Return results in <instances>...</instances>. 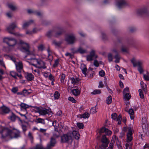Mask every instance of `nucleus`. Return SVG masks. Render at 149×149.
<instances>
[{
    "label": "nucleus",
    "mask_w": 149,
    "mask_h": 149,
    "mask_svg": "<svg viewBox=\"0 0 149 149\" xmlns=\"http://www.w3.org/2000/svg\"><path fill=\"white\" fill-rule=\"evenodd\" d=\"M33 22V20H31L28 22H25L23 25V28L25 29L31 23H32Z\"/></svg>",
    "instance_id": "obj_25"
},
{
    "label": "nucleus",
    "mask_w": 149,
    "mask_h": 149,
    "mask_svg": "<svg viewBox=\"0 0 149 149\" xmlns=\"http://www.w3.org/2000/svg\"><path fill=\"white\" fill-rule=\"evenodd\" d=\"M99 74L100 76L103 77L105 75V73L104 71L102 70L99 72Z\"/></svg>",
    "instance_id": "obj_50"
},
{
    "label": "nucleus",
    "mask_w": 149,
    "mask_h": 149,
    "mask_svg": "<svg viewBox=\"0 0 149 149\" xmlns=\"http://www.w3.org/2000/svg\"><path fill=\"white\" fill-rule=\"evenodd\" d=\"M53 126L54 127H58V124L57 123V121L55 120L52 123Z\"/></svg>",
    "instance_id": "obj_58"
},
{
    "label": "nucleus",
    "mask_w": 149,
    "mask_h": 149,
    "mask_svg": "<svg viewBox=\"0 0 149 149\" xmlns=\"http://www.w3.org/2000/svg\"><path fill=\"white\" fill-rule=\"evenodd\" d=\"M117 116V114L116 113H113L111 114V118L114 120H116Z\"/></svg>",
    "instance_id": "obj_49"
},
{
    "label": "nucleus",
    "mask_w": 149,
    "mask_h": 149,
    "mask_svg": "<svg viewBox=\"0 0 149 149\" xmlns=\"http://www.w3.org/2000/svg\"><path fill=\"white\" fill-rule=\"evenodd\" d=\"M108 59L109 62L112 61L113 57L111 53H109L108 55Z\"/></svg>",
    "instance_id": "obj_48"
},
{
    "label": "nucleus",
    "mask_w": 149,
    "mask_h": 149,
    "mask_svg": "<svg viewBox=\"0 0 149 149\" xmlns=\"http://www.w3.org/2000/svg\"><path fill=\"white\" fill-rule=\"evenodd\" d=\"M17 117L13 112H12L11 115L8 118L12 121H14L15 120Z\"/></svg>",
    "instance_id": "obj_27"
},
{
    "label": "nucleus",
    "mask_w": 149,
    "mask_h": 149,
    "mask_svg": "<svg viewBox=\"0 0 149 149\" xmlns=\"http://www.w3.org/2000/svg\"><path fill=\"white\" fill-rule=\"evenodd\" d=\"M72 140L71 133L69 132L66 134H64L61 136V141L62 143H71Z\"/></svg>",
    "instance_id": "obj_6"
},
{
    "label": "nucleus",
    "mask_w": 149,
    "mask_h": 149,
    "mask_svg": "<svg viewBox=\"0 0 149 149\" xmlns=\"http://www.w3.org/2000/svg\"><path fill=\"white\" fill-rule=\"evenodd\" d=\"M10 60L13 61L15 63H16V59L13 56H9Z\"/></svg>",
    "instance_id": "obj_59"
},
{
    "label": "nucleus",
    "mask_w": 149,
    "mask_h": 149,
    "mask_svg": "<svg viewBox=\"0 0 149 149\" xmlns=\"http://www.w3.org/2000/svg\"><path fill=\"white\" fill-rule=\"evenodd\" d=\"M80 68L82 70V73L86 75V72L87 70L86 65L83 63L81 64V65Z\"/></svg>",
    "instance_id": "obj_23"
},
{
    "label": "nucleus",
    "mask_w": 149,
    "mask_h": 149,
    "mask_svg": "<svg viewBox=\"0 0 149 149\" xmlns=\"http://www.w3.org/2000/svg\"><path fill=\"white\" fill-rule=\"evenodd\" d=\"M59 64V60L57 59L54 62V64L53 65V67L55 68L57 67Z\"/></svg>",
    "instance_id": "obj_45"
},
{
    "label": "nucleus",
    "mask_w": 149,
    "mask_h": 149,
    "mask_svg": "<svg viewBox=\"0 0 149 149\" xmlns=\"http://www.w3.org/2000/svg\"><path fill=\"white\" fill-rule=\"evenodd\" d=\"M23 95L24 96L28 95L30 94V93L28 92L27 90L24 89L22 91Z\"/></svg>",
    "instance_id": "obj_41"
},
{
    "label": "nucleus",
    "mask_w": 149,
    "mask_h": 149,
    "mask_svg": "<svg viewBox=\"0 0 149 149\" xmlns=\"http://www.w3.org/2000/svg\"><path fill=\"white\" fill-rule=\"evenodd\" d=\"M104 132L107 135H110L112 133L111 131L108 129L104 127H102L100 129L99 133L100 135H101L102 133Z\"/></svg>",
    "instance_id": "obj_16"
},
{
    "label": "nucleus",
    "mask_w": 149,
    "mask_h": 149,
    "mask_svg": "<svg viewBox=\"0 0 149 149\" xmlns=\"http://www.w3.org/2000/svg\"><path fill=\"white\" fill-rule=\"evenodd\" d=\"M127 5V3L125 0H118L117 5L118 8H123Z\"/></svg>",
    "instance_id": "obj_19"
},
{
    "label": "nucleus",
    "mask_w": 149,
    "mask_h": 149,
    "mask_svg": "<svg viewBox=\"0 0 149 149\" xmlns=\"http://www.w3.org/2000/svg\"><path fill=\"white\" fill-rule=\"evenodd\" d=\"M8 7L12 10L14 11L16 10V7L11 4L9 3L7 4Z\"/></svg>",
    "instance_id": "obj_34"
},
{
    "label": "nucleus",
    "mask_w": 149,
    "mask_h": 149,
    "mask_svg": "<svg viewBox=\"0 0 149 149\" xmlns=\"http://www.w3.org/2000/svg\"><path fill=\"white\" fill-rule=\"evenodd\" d=\"M137 14L140 15L147 16L149 14V12L146 8H143L139 9L137 12Z\"/></svg>",
    "instance_id": "obj_13"
},
{
    "label": "nucleus",
    "mask_w": 149,
    "mask_h": 149,
    "mask_svg": "<svg viewBox=\"0 0 149 149\" xmlns=\"http://www.w3.org/2000/svg\"><path fill=\"white\" fill-rule=\"evenodd\" d=\"M97 112V111H96V108L95 107H93L90 110V112L92 113L93 114Z\"/></svg>",
    "instance_id": "obj_51"
},
{
    "label": "nucleus",
    "mask_w": 149,
    "mask_h": 149,
    "mask_svg": "<svg viewBox=\"0 0 149 149\" xmlns=\"http://www.w3.org/2000/svg\"><path fill=\"white\" fill-rule=\"evenodd\" d=\"M101 91L99 89H96L94 90L93 92L91 93V94L92 95H96L97 94H100L101 93Z\"/></svg>",
    "instance_id": "obj_37"
},
{
    "label": "nucleus",
    "mask_w": 149,
    "mask_h": 149,
    "mask_svg": "<svg viewBox=\"0 0 149 149\" xmlns=\"http://www.w3.org/2000/svg\"><path fill=\"white\" fill-rule=\"evenodd\" d=\"M143 77L145 80L147 81L149 80V76L146 74L143 75Z\"/></svg>",
    "instance_id": "obj_63"
},
{
    "label": "nucleus",
    "mask_w": 149,
    "mask_h": 149,
    "mask_svg": "<svg viewBox=\"0 0 149 149\" xmlns=\"http://www.w3.org/2000/svg\"><path fill=\"white\" fill-rule=\"evenodd\" d=\"M77 125L78 128L80 129H82L84 127V126L82 123H77Z\"/></svg>",
    "instance_id": "obj_43"
},
{
    "label": "nucleus",
    "mask_w": 149,
    "mask_h": 149,
    "mask_svg": "<svg viewBox=\"0 0 149 149\" xmlns=\"http://www.w3.org/2000/svg\"><path fill=\"white\" fill-rule=\"evenodd\" d=\"M56 141L53 138H52L50 140V143L47 145L46 148H44L41 144L37 145L34 149H51L52 147L55 146Z\"/></svg>",
    "instance_id": "obj_3"
},
{
    "label": "nucleus",
    "mask_w": 149,
    "mask_h": 149,
    "mask_svg": "<svg viewBox=\"0 0 149 149\" xmlns=\"http://www.w3.org/2000/svg\"><path fill=\"white\" fill-rule=\"evenodd\" d=\"M136 28L134 27H130V31L131 32H133L136 30Z\"/></svg>",
    "instance_id": "obj_62"
},
{
    "label": "nucleus",
    "mask_w": 149,
    "mask_h": 149,
    "mask_svg": "<svg viewBox=\"0 0 149 149\" xmlns=\"http://www.w3.org/2000/svg\"><path fill=\"white\" fill-rule=\"evenodd\" d=\"M36 123H40L43 124H44L45 123V120L40 118H38L36 119V120L35 121Z\"/></svg>",
    "instance_id": "obj_29"
},
{
    "label": "nucleus",
    "mask_w": 149,
    "mask_h": 149,
    "mask_svg": "<svg viewBox=\"0 0 149 149\" xmlns=\"http://www.w3.org/2000/svg\"><path fill=\"white\" fill-rule=\"evenodd\" d=\"M59 136V134L58 132H56V133H54L53 134V136L51 138V139L52 138H53L55 140V138L58 137Z\"/></svg>",
    "instance_id": "obj_40"
},
{
    "label": "nucleus",
    "mask_w": 149,
    "mask_h": 149,
    "mask_svg": "<svg viewBox=\"0 0 149 149\" xmlns=\"http://www.w3.org/2000/svg\"><path fill=\"white\" fill-rule=\"evenodd\" d=\"M60 94L57 91H56L54 93V96L55 99H58L59 97Z\"/></svg>",
    "instance_id": "obj_39"
},
{
    "label": "nucleus",
    "mask_w": 149,
    "mask_h": 149,
    "mask_svg": "<svg viewBox=\"0 0 149 149\" xmlns=\"http://www.w3.org/2000/svg\"><path fill=\"white\" fill-rule=\"evenodd\" d=\"M49 79L51 81H54V77L52 75V74H50L49 75Z\"/></svg>",
    "instance_id": "obj_55"
},
{
    "label": "nucleus",
    "mask_w": 149,
    "mask_h": 149,
    "mask_svg": "<svg viewBox=\"0 0 149 149\" xmlns=\"http://www.w3.org/2000/svg\"><path fill=\"white\" fill-rule=\"evenodd\" d=\"M19 44L22 45V48L24 50V52L28 55H33V53L29 50V46L28 43L24 42L22 40H19Z\"/></svg>",
    "instance_id": "obj_4"
},
{
    "label": "nucleus",
    "mask_w": 149,
    "mask_h": 149,
    "mask_svg": "<svg viewBox=\"0 0 149 149\" xmlns=\"http://www.w3.org/2000/svg\"><path fill=\"white\" fill-rule=\"evenodd\" d=\"M138 91L140 98L142 99L144 98V96L142 90L141 89H139Z\"/></svg>",
    "instance_id": "obj_44"
},
{
    "label": "nucleus",
    "mask_w": 149,
    "mask_h": 149,
    "mask_svg": "<svg viewBox=\"0 0 149 149\" xmlns=\"http://www.w3.org/2000/svg\"><path fill=\"white\" fill-rule=\"evenodd\" d=\"M142 90L144 92L146 93H147V89H146V84L144 85H141V86Z\"/></svg>",
    "instance_id": "obj_42"
},
{
    "label": "nucleus",
    "mask_w": 149,
    "mask_h": 149,
    "mask_svg": "<svg viewBox=\"0 0 149 149\" xmlns=\"http://www.w3.org/2000/svg\"><path fill=\"white\" fill-rule=\"evenodd\" d=\"M130 95L129 93H126L124 94V97L125 100H129L131 98Z\"/></svg>",
    "instance_id": "obj_36"
},
{
    "label": "nucleus",
    "mask_w": 149,
    "mask_h": 149,
    "mask_svg": "<svg viewBox=\"0 0 149 149\" xmlns=\"http://www.w3.org/2000/svg\"><path fill=\"white\" fill-rule=\"evenodd\" d=\"M97 57V56L95 54V52L92 50L90 52V54L86 56L87 60L88 61H91L93 60V58H96Z\"/></svg>",
    "instance_id": "obj_15"
},
{
    "label": "nucleus",
    "mask_w": 149,
    "mask_h": 149,
    "mask_svg": "<svg viewBox=\"0 0 149 149\" xmlns=\"http://www.w3.org/2000/svg\"><path fill=\"white\" fill-rule=\"evenodd\" d=\"M101 141L102 144L99 146L100 149L101 147L106 148L108 146L109 141L105 135H103L101 139Z\"/></svg>",
    "instance_id": "obj_8"
},
{
    "label": "nucleus",
    "mask_w": 149,
    "mask_h": 149,
    "mask_svg": "<svg viewBox=\"0 0 149 149\" xmlns=\"http://www.w3.org/2000/svg\"><path fill=\"white\" fill-rule=\"evenodd\" d=\"M71 135H72L74 138L77 139H78L79 138L80 135L79 134L78 132L76 131H73L72 132H71Z\"/></svg>",
    "instance_id": "obj_24"
},
{
    "label": "nucleus",
    "mask_w": 149,
    "mask_h": 149,
    "mask_svg": "<svg viewBox=\"0 0 149 149\" xmlns=\"http://www.w3.org/2000/svg\"><path fill=\"white\" fill-rule=\"evenodd\" d=\"M128 132L127 134V142H130L132 139V132L133 131L132 127H128Z\"/></svg>",
    "instance_id": "obj_11"
},
{
    "label": "nucleus",
    "mask_w": 149,
    "mask_h": 149,
    "mask_svg": "<svg viewBox=\"0 0 149 149\" xmlns=\"http://www.w3.org/2000/svg\"><path fill=\"white\" fill-rule=\"evenodd\" d=\"M71 50L73 51V54L77 53L78 52L81 54H83L86 52V50L83 49L81 47H79L77 50H74V49H72Z\"/></svg>",
    "instance_id": "obj_20"
},
{
    "label": "nucleus",
    "mask_w": 149,
    "mask_h": 149,
    "mask_svg": "<svg viewBox=\"0 0 149 149\" xmlns=\"http://www.w3.org/2000/svg\"><path fill=\"white\" fill-rule=\"evenodd\" d=\"M94 65L96 67H98L99 66V64L98 61L96 60H95L94 62Z\"/></svg>",
    "instance_id": "obj_60"
},
{
    "label": "nucleus",
    "mask_w": 149,
    "mask_h": 149,
    "mask_svg": "<svg viewBox=\"0 0 149 149\" xmlns=\"http://www.w3.org/2000/svg\"><path fill=\"white\" fill-rule=\"evenodd\" d=\"M127 110L128 109L127 107L125 108V111L128 112L130 114L131 119H133L134 118V113L133 109H130L128 111H127Z\"/></svg>",
    "instance_id": "obj_21"
},
{
    "label": "nucleus",
    "mask_w": 149,
    "mask_h": 149,
    "mask_svg": "<svg viewBox=\"0 0 149 149\" xmlns=\"http://www.w3.org/2000/svg\"><path fill=\"white\" fill-rule=\"evenodd\" d=\"M52 43L56 46L59 47L61 45V42H57L56 40H54L52 41Z\"/></svg>",
    "instance_id": "obj_38"
},
{
    "label": "nucleus",
    "mask_w": 149,
    "mask_h": 149,
    "mask_svg": "<svg viewBox=\"0 0 149 149\" xmlns=\"http://www.w3.org/2000/svg\"><path fill=\"white\" fill-rule=\"evenodd\" d=\"M68 99L69 101H71L73 103H75L77 102V101L73 97H68Z\"/></svg>",
    "instance_id": "obj_46"
},
{
    "label": "nucleus",
    "mask_w": 149,
    "mask_h": 149,
    "mask_svg": "<svg viewBox=\"0 0 149 149\" xmlns=\"http://www.w3.org/2000/svg\"><path fill=\"white\" fill-rule=\"evenodd\" d=\"M132 144L131 143H126L125 144L126 147H128L129 149H132Z\"/></svg>",
    "instance_id": "obj_52"
},
{
    "label": "nucleus",
    "mask_w": 149,
    "mask_h": 149,
    "mask_svg": "<svg viewBox=\"0 0 149 149\" xmlns=\"http://www.w3.org/2000/svg\"><path fill=\"white\" fill-rule=\"evenodd\" d=\"M36 109L37 110V112L39 113L40 115H45L49 113V110L45 108L36 107Z\"/></svg>",
    "instance_id": "obj_12"
},
{
    "label": "nucleus",
    "mask_w": 149,
    "mask_h": 149,
    "mask_svg": "<svg viewBox=\"0 0 149 149\" xmlns=\"http://www.w3.org/2000/svg\"><path fill=\"white\" fill-rule=\"evenodd\" d=\"M64 32V30L62 28L57 27L48 31L46 33V36L49 38H50L52 36L58 37L62 35Z\"/></svg>",
    "instance_id": "obj_1"
},
{
    "label": "nucleus",
    "mask_w": 149,
    "mask_h": 149,
    "mask_svg": "<svg viewBox=\"0 0 149 149\" xmlns=\"http://www.w3.org/2000/svg\"><path fill=\"white\" fill-rule=\"evenodd\" d=\"M31 65L39 69H45L46 68L45 63L41 59L31 58Z\"/></svg>",
    "instance_id": "obj_2"
},
{
    "label": "nucleus",
    "mask_w": 149,
    "mask_h": 149,
    "mask_svg": "<svg viewBox=\"0 0 149 149\" xmlns=\"http://www.w3.org/2000/svg\"><path fill=\"white\" fill-rule=\"evenodd\" d=\"M72 92L73 95L75 96H77L80 94V91L78 89H73L72 90Z\"/></svg>",
    "instance_id": "obj_26"
},
{
    "label": "nucleus",
    "mask_w": 149,
    "mask_h": 149,
    "mask_svg": "<svg viewBox=\"0 0 149 149\" xmlns=\"http://www.w3.org/2000/svg\"><path fill=\"white\" fill-rule=\"evenodd\" d=\"M2 109L3 112L6 113H8L10 111L9 108L6 107H3Z\"/></svg>",
    "instance_id": "obj_32"
},
{
    "label": "nucleus",
    "mask_w": 149,
    "mask_h": 149,
    "mask_svg": "<svg viewBox=\"0 0 149 149\" xmlns=\"http://www.w3.org/2000/svg\"><path fill=\"white\" fill-rule=\"evenodd\" d=\"M143 149H149V144H146L144 146Z\"/></svg>",
    "instance_id": "obj_64"
},
{
    "label": "nucleus",
    "mask_w": 149,
    "mask_h": 149,
    "mask_svg": "<svg viewBox=\"0 0 149 149\" xmlns=\"http://www.w3.org/2000/svg\"><path fill=\"white\" fill-rule=\"evenodd\" d=\"M20 136V132L19 131L15 129H13L12 130H11V133H10V138H17Z\"/></svg>",
    "instance_id": "obj_10"
},
{
    "label": "nucleus",
    "mask_w": 149,
    "mask_h": 149,
    "mask_svg": "<svg viewBox=\"0 0 149 149\" xmlns=\"http://www.w3.org/2000/svg\"><path fill=\"white\" fill-rule=\"evenodd\" d=\"M18 88L17 87H13L12 90V91L14 93H16L17 91H18Z\"/></svg>",
    "instance_id": "obj_47"
},
{
    "label": "nucleus",
    "mask_w": 149,
    "mask_h": 149,
    "mask_svg": "<svg viewBox=\"0 0 149 149\" xmlns=\"http://www.w3.org/2000/svg\"><path fill=\"white\" fill-rule=\"evenodd\" d=\"M16 68L17 71L19 73L21 72L23 69V65L22 62L19 61L17 63H15Z\"/></svg>",
    "instance_id": "obj_18"
},
{
    "label": "nucleus",
    "mask_w": 149,
    "mask_h": 149,
    "mask_svg": "<svg viewBox=\"0 0 149 149\" xmlns=\"http://www.w3.org/2000/svg\"><path fill=\"white\" fill-rule=\"evenodd\" d=\"M38 51H42L44 49L45 47L44 45L41 44L38 46Z\"/></svg>",
    "instance_id": "obj_35"
},
{
    "label": "nucleus",
    "mask_w": 149,
    "mask_h": 149,
    "mask_svg": "<svg viewBox=\"0 0 149 149\" xmlns=\"http://www.w3.org/2000/svg\"><path fill=\"white\" fill-rule=\"evenodd\" d=\"M20 105L21 108L25 110H26V109L29 108V106L28 105L23 103H22Z\"/></svg>",
    "instance_id": "obj_33"
},
{
    "label": "nucleus",
    "mask_w": 149,
    "mask_h": 149,
    "mask_svg": "<svg viewBox=\"0 0 149 149\" xmlns=\"http://www.w3.org/2000/svg\"><path fill=\"white\" fill-rule=\"evenodd\" d=\"M129 91V88L128 87H126L123 90V93L124 94L126 93L127 92H128Z\"/></svg>",
    "instance_id": "obj_56"
},
{
    "label": "nucleus",
    "mask_w": 149,
    "mask_h": 149,
    "mask_svg": "<svg viewBox=\"0 0 149 149\" xmlns=\"http://www.w3.org/2000/svg\"><path fill=\"white\" fill-rule=\"evenodd\" d=\"M17 27L16 22H13L10 24L9 26L7 28L8 31L10 34L15 35L12 31L15 28Z\"/></svg>",
    "instance_id": "obj_14"
},
{
    "label": "nucleus",
    "mask_w": 149,
    "mask_h": 149,
    "mask_svg": "<svg viewBox=\"0 0 149 149\" xmlns=\"http://www.w3.org/2000/svg\"><path fill=\"white\" fill-rule=\"evenodd\" d=\"M28 136L29 139H31V141H32L33 140V137L32 135V133L30 132H29Z\"/></svg>",
    "instance_id": "obj_54"
},
{
    "label": "nucleus",
    "mask_w": 149,
    "mask_h": 149,
    "mask_svg": "<svg viewBox=\"0 0 149 149\" xmlns=\"http://www.w3.org/2000/svg\"><path fill=\"white\" fill-rule=\"evenodd\" d=\"M65 56H69L70 58H72L73 57V54L68 52H67L65 54Z\"/></svg>",
    "instance_id": "obj_57"
},
{
    "label": "nucleus",
    "mask_w": 149,
    "mask_h": 149,
    "mask_svg": "<svg viewBox=\"0 0 149 149\" xmlns=\"http://www.w3.org/2000/svg\"><path fill=\"white\" fill-rule=\"evenodd\" d=\"M1 129L2 131L0 132V133L1 134V138L2 139H5L8 136L10 137L11 130L7 129H2V128Z\"/></svg>",
    "instance_id": "obj_9"
},
{
    "label": "nucleus",
    "mask_w": 149,
    "mask_h": 149,
    "mask_svg": "<svg viewBox=\"0 0 149 149\" xmlns=\"http://www.w3.org/2000/svg\"><path fill=\"white\" fill-rule=\"evenodd\" d=\"M76 38L75 35L73 33L67 34L65 38V40L69 44H73L76 42Z\"/></svg>",
    "instance_id": "obj_5"
},
{
    "label": "nucleus",
    "mask_w": 149,
    "mask_h": 149,
    "mask_svg": "<svg viewBox=\"0 0 149 149\" xmlns=\"http://www.w3.org/2000/svg\"><path fill=\"white\" fill-rule=\"evenodd\" d=\"M25 77L29 81H31L34 78V76L31 73H29L27 72L26 74Z\"/></svg>",
    "instance_id": "obj_22"
},
{
    "label": "nucleus",
    "mask_w": 149,
    "mask_h": 149,
    "mask_svg": "<svg viewBox=\"0 0 149 149\" xmlns=\"http://www.w3.org/2000/svg\"><path fill=\"white\" fill-rule=\"evenodd\" d=\"M131 62L134 67L137 66H138V67H141L143 63L142 61L138 60L136 61L134 58L132 59Z\"/></svg>",
    "instance_id": "obj_17"
},
{
    "label": "nucleus",
    "mask_w": 149,
    "mask_h": 149,
    "mask_svg": "<svg viewBox=\"0 0 149 149\" xmlns=\"http://www.w3.org/2000/svg\"><path fill=\"white\" fill-rule=\"evenodd\" d=\"M65 75L64 74L62 73L61 75V83L64 84L65 82Z\"/></svg>",
    "instance_id": "obj_30"
},
{
    "label": "nucleus",
    "mask_w": 149,
    "mask_h": 149,
    "mask_svg": "<svg viewBox=\"0 0 149 149\" xmlns=\"http://www.w3.org/2000/svg\"><path fill=\"white\" fill-rule=\"evenodd\" d=\"M10 75L11 76H14L17 75V73L14 71H11L10 72Z\"/></svg>",
    "instance_id": "obj_61"
},
{
    "label": "nucleus",
    "mask_w": 149,
    "mask_h": 149,
    "mask_svg": "<svg viewBox=\"0 0 149 149\" xmlns=\"http://www.w3.org/2000/svg\"><path fill=\"white\" fill-rule=\"evenodd\" d=\"M90 116L89 114L87 112H86L83 114H81L80 115V117L81 118H88Z\"/></svg>",
    "instance_id": "obj_28"
},
{
    "label": "nucleus",
    "mask_w": 149,
    "mask_h": 149,
    "mask_svg": "<svg viewBox=\"0 0 149 149\" xmlns=\"http://www.w3.org/2000/svg\"><path fill=\"white\" fill-rule=\"evenodd\" d=\"M112 101V97L111 95L109 96L107 98L106 100V103L108 104H110Z\"/></svg>",
    "instance_id": "obj_31"
},
{
    "label": "nucleus",
    "mask_w": 149,
    "mask_h": 149,
    "mask_svg": "<svg viewBox=\"0 0 149 149\" xmlns=\"http://www.w3.org/2000/svg\"><path fill=\"white\" fill-rule=\"evenodd\" d=\"M22 127L23 131L25 132L27 130V126L26 125L23 124L22 125Z\"/></svg>",
    "instance_id": "obj_53"
},
{
    "label": "nucleus",
    "mask_w": 149,
    "mask_h": 149,
    "mask_svg": "<svg viewBox=\"0 0 149 149\" xmlns=\"http://www.w3.org/2000/svg\"><path fill=\"white\" fill-rule=\"evenodd\" d=\"M3 41L6 43L10 47H13L17 43V40L15 38H5Z\"/></svg>",
    "instance_id": "obj_7"
}]
</instances>
